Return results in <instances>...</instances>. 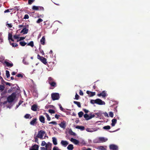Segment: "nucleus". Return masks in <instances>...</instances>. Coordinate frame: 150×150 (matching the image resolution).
Here are the masks:
<instances>
[{
  "mask_svg": "<svg viewBox=\"0 0 150 150\" xmlns=\"http://www.w3.org/2000/svg\"><path fill=\"white\" fill-rule=\"evenodd\" d=\"M16 93H13L10 96H9L7 98V100L8 103H11L16 98Z\"/></svg>",
  "mask_w": 150,
  "mask_h": 150,
  "instance_id": "nucleus-1",
  "label": "nucleus"
},
{
  "mask_svg": "<svg viewBox=\"0 0 150 150\" xmlns=\"http://www.w3.org/2000/svg\"><path fill=\"white\" fill-rule=\"evenodd\" d=\"M51 98L53 100H58L60 96L58 93H52L51 94Z\"/></svg>",
  "mask_w": 150,
  "mask_h": 150,
  "instance_id": "nucleus-2",
  "label": "nucleus"
},
{
  "mask_svg": "<svg viewBox=\"0 0 150 150\" xmlns=\"http://www.w3.org/2000/svg\"><path fill=\"white\" fill-rule=\"evenodd\" d=\"M37 58L45 64L47 65V59L43 57L40 56L39 54H38L37 55Z\"/></svg>",
  "mask_w": 150,
  "mask_h": 150,
  "instance_id": "nucleus-3",
  "label": "nucleus"
},
{
  "mask_svg": "<svg viewBox=\"0 0 150 150\" xmlns=\"http://www.w3.org/2000/svg\"><path fill=\"white\" fill-rule=\"evenodd\" d=\"M45 132L42 130H41L38 131V133L37 135V137L39 138L40 139H43V137L45 134Z\"/></svg>",
  "mask_w": 150,
  "mask_h": 150,
  "instance_id": "nucleus-4",
  "label": "nucleus"
},
{
  "mask_svg": "<svg viewBox=\"0 0 150 150\" xmlns=\"http://www.w3.org/2000/svg\"><path fill=\"white\" fill-rule=\"evenodd\" d=\"M96 103L99 105H103L105 104V102L99 98L96 99Z\"/></svg>",
  "mask_w": 150,
  "mask_h": 150,
  "instance_id": "nucleus-5",
  "label": "nucleus"
},
{
  "mask_svg": "<svg viewBox=\"0 0 150 150\" xmlns=\"http://www.w3.org/2000/svg\"><path fill=\"white\" fill-rule=\"evenodd\" d=\"M97 96L99 97L102 96L103 97L105 98L106 96L107 93L105 91H103L101 93L98 94Z\"/></svg>",
  "mask_w": 150,
  "mask_h": 150,
  "instance_id": "nucleus-6",
  "label": "nucleus"
},
{
  "mask_svg": "<svg viewBox=\"0 0 150 150\" xmlns=\"http://www.w3.org/2000/svg\"><path fill=\"white\" fill-rule=\"evenodd\" d=\"M108 140L107 139H105L104 137H100L99 138V141L96 143H100L101 142H106Z\"/></svg>",
  "mask_w": 150,
  "mask_h": 150,
  "instance_id": "nucleus-7",
  "label": "nucleus"
},
{
  "mask_svg": "<svg viewBox=\"0 0 150 150\" xmlns=\"http://www.w3.org/2000/svg\"><path fill=\"white\" fill-rule=\"evenodd\" d=\"M109 148L110 149L112 150H117L118 149V147L117 146L114 144H110L109 146Z\"/></svg>",
  "mask_w": 150,
  "mask_h": 150,
  "instance_id": "nucleus-8",
  "label": "nucleus"
},
{
  "mask_svg": "<svg viewBox=\"0 0 150 150\" xmlns=\"http://www.w3.org/2000/svg\"><path fill=\"white\" fill-rule=\"evenodd\" d=\"M39 146L36 144H35L32 146L31 149H30V150H38Z\"/></svg>",
  "mask_w": 150,
  "mask_h": 150,
  "instance_id": "nucleus-9",
  "label": "nucleus"
},
{
  "mask_svg": "<svg viewBox=\"0 0 150 150\" xmlns=\"http://www.w3.org/2000/svg\"><path fill=\"white\" fill-rule=\"evenodd\" d=\"M38 109V106L37 105H33L31 107V109L33 111H36Z\"/></svg>",
  "mask_w": 150,
  "mask_h": 150,
  "instance_id": "nucleus-10",
  "label": "nucleus"
},
{
  "mask_svg": "<svg viewBox=\"0 0 150 150\" xmlns=\"http://www.w3.org/2000/svg\"><path fill=\"white\" fill-rule=\"evenodd\" d=\"M61 144L63 146L66 147L69 144V143L66 141L62 140L61 142Z\"/></svg>",
  "mask_w": 150,
  "mask_h": 150,
  "instance_id": "nucleus-11",
  "label": "nucleus"
},
{
  "mask_svg": "<svg viewBox=\"0 0 150 150\" xmlns=\"http://www.w3.org/2000/svg\"><path fill=\"white\" fill-rule=\"evenodd\" d=\"M60 127L63 129H65L66 127V124L65 122H62L59 124Z\"/></svg>",
  "mask_w": 150,
  "mask_h": 150,
  "instance_id": "nucleus-12",
  "label": "nucleus"
},
{
  "mask_svg": "<svg viewBox=\"0 0 150 150\" xmlns=\"http://www.w3.org/2000/svg\"><path fill=\"white\" fill-rule=\"evenodd\" d=\"M40 121L42 123H45V118L42 115H40L39 117Z\"/></svg>",
  "mask_w": 150,
  "mask_h": 150,
  "instance_id": "nucleus-13",
  "label": "nucleus"
},
{
  "mask_svg": "<svg viewBox=\"0 0 150 150\" xmlns=\"http://www.w3.org/2000/svg\"><path fill=\"white\" fill-rule=\"evenodd\" d=\"M70 140L76 145L78 144L79 143V141L78 140L73 138H71Z\"/></svg>",
  "mask_w": 150,
  "mask_h": 150,
  "instance_id": "nucleus-14",
  "label": "nucleus"
},
{
  "mask_svg": "<svg viewBox=\"0 0 150 150\" xmlns=\"http://www.w3.org/2000/svg\"><path fill=\"white\" fill-rule=\"evenodd\" d=\"M86 93L88 94L90 97L93 96H95L96 94L95 92H92L88 91H87Z\"/></svg>",
  "mask_w": 150,
  "mask_h": 150,
  "instance_id": "nucleus-15",
  "label": "nucleus"
},
{
  "mask_svg": "<svg viewBox=\"0 0 150 150\" xmlns=\"http://www.w3.org/2000/svg\"><path fill=\"white\" fill-rule=\"evenodd\" d=\"M37 119L36 118H33V120L30 122V124L31 125H34L35 124H36V121Z\"/></svg>",
  "mask_w": 150,
  "mask_h": 150,
  "instance_id": "nucleus-16",
  "label": "nucleus"
},
{
  "mask_svg": "<svg viewBox=\"0 0 150 150\" xmlns=\"http://www.w3.org/2000/svg\"><path fill=\"white\" fill-rule=\"evenodd\" d=\"M28 29H27L26 28H23L21 32V33H23V34H26L28 33Z\"/></svg>",
  "mask_w": 150,
  "mask_h": 150,
  "instance_id": "nucleus-17",
  "label": "nucleus"
},
{
  "mask_svg": "<svg viewBox=\"0 0 150 150\" xmlns=\"http://www.w3.org/2000/svg\"><path fill=\"white\" fill-rule=\"evenodd\" d=\"M86 130L89 132H93L96 131V129L95 128H87L86 129Z\"/></svg>",
  "mask_w": 150,
  "mask_h": 150,
  "instance_id": "nucleus-18",
  "label": "nucleus"
},
{
  "mask_svg": "<svg viewBox=\"0 0 150 150\" xmlns=\"http://www.w3.org/2000/svg\"><path fill=\"white\" fill-rule=\"evenodd\" d=\"M46 146V145H52V144L50 143V142H48L47 144L44 141H42V142L41 145L42 146H44L45 145Z\"/></svg>",
  "mask_w": 150,
  "mask_h": 150,
  "instance_id": "nucleus-19",
  "label": "nucleus"
},
{
  "mask_svg": "<svg viewBox=\"0 0 150 150\" xmlns=\"http://www.w3.org/2000/svg\"><path fill=\"white\" fill-rule=\"evenodd\" d=\"M54 81H55V80L52 77H50L48 78V82L49 84Z\"/></svg>",
  "mask_w": 150,
  "mask_h": 150,
  "instance_id": "nucleus-20",
  "label": "nucleus"
},
{
  "mask_svg": "<svg viewBox=\"0 0 150 150\" xmlns=\"http://www.w3.org/2000/svg\"><path fill=\"white\" fill-rule=\"evenodd\" d=\"M117 120L116 119H112V123L111 124L112 126V127L115 126V124L117 123Z\"/></svg>",
  "mask_w": 150,
  "mask_h": 150,
  "instance_id": "nucleus-21",
  "label": "nucleus"
},
{
  "mask_svg": "<svg viewBox=\"0 0 150 150\" xmlns=\"http://www.w3.org/2000/svg\"><path fill=\"white\" fill-rule=\"evenodd\" d=\"M4 63L7 67H11L13 66V63H10L7 61H5Z\"/></svg>",
  "mask_w": 150,
  "mask_h": 150,
  "instance_id": "nucleus-22",
  "label": "nucleus"
},
{
  "mask_svg": "<svg viewBox=\"0 0 150 150\" xmlns=\"http://www.w3.org/2000/svg\"><path fill=\"white\" fill-rule=\"evenodd\" d=\"M74 148L73 145L72 144H69L67 147V149L69 150H72Z\"/></svg>",
  "mask_w": 150,
  "mask_h": 150,
  "instance_id": "nucleus-23",
  "label": "nucleus"
},
{
  "mask_svg": "<svg viewBox=\"0 0 150 150\" xmlns=\"http://www.w3.org/2000/svg\"><path fill=\"white\" fill-rule=\"evenodd\" d=\"M76 128L80 129L81 130H83L85 129V127L83 126H77Z\"/></svg>",
  "mask_w": 150,
  "mask_h": 150,
  "instance_id": "nucleus-24",
  "label": "nucleus"
},
{
  "mask_svg": "<svg viewBox=\"0 0 150 150\" xmlns=\"http://www.w3.org/2000/svg\"><path fill=\"white\" fill-rule=\"evenodd\" d=\"M45 38L44 36H43L40 40V42L41 44L42 45H44L45 43Z\"/></svg>",
  "mask_w": 150,
  "mask_h": 150,
  "instance_id": "nucleus-25",
  "label": "nucleus"
},
{
  "mask_svg": "<svg viewBox=\"0 0 150 150\" xmlns=\"http://www.w3.org/2000/svg\"><path fill=\"white\" fill-rule=\"evenodd\" d=\"M52 142L53 144L54 145L57 144V140L56 138L55 137H53L52 138Z\"/></svg>",
  "mask_w": 150,
  "mask_h": 150,
  "instance_id": "nucleus-26",
  "label": "nucleus"
},
{
  "mask_svg": "<svg viewBox=\"0 0 150 150\" xmlns=\"http://www.w3.org/2000/svg\"><path fill=\"white\" fill-rule=\"evenodd\" d=\"M50 84L51 87H53L54 88L56 87L57 86L56 83L55 81L51 83H50Z\"/></svg>",
  "mask_w": 150,
  "mask_h": 150,
  "instance_id": "nucleus-27",
  "label": "nucleus"
},
{
  "mask_svg": "<svg viewBox=\"0 0 150 150\" xmlns=\"http://www.w3.org/2000/svg\"><path fill=\"white\" fill-rule=\"evenodd\" d=\"M69 134L71 135L74 136H76V134L75 133L73 132V131L71 129L69 130Z\"/></svg>",
  "mask_w": 150,
  "mask_h": 150,
  "instance_id": "nucleus-28",
  "label": "nucleus"
},
{
  "mask_svg": "<svg viewBox=\"0 0 150 150\" xmlns=\"http://www.w3.org/2000/svg\"><path fill=\"white\" fill-rule=\"evenodd\" d=\"M74 103L75 104H76L79 108L81 107V103L79 102L74 101Z\"/></svg>",
  "mask_w": 150,
  "mask_h": 150,
  "instance_id": "nucleus-29",
  "label": "nucleus"
},
{
  "mask_svg": "<svg viewBox=\"0 0 150 150\" xmlns=\"http://www.w3.org/2000/svg\"><path fill=\"white\" fill-rule=\"evenodd\" d=\"M44 115H45V116L47 118V120L48 121H50L51 120V118L48 114L46 112L44 113Z\"/></svg>",
  "mask_w": 150,
  "mask_h": 150,
  "instance_id": "nucleus-30",
  "label": "nucleus"
},
{
  "mask_svg": "<svg viewBox=\"0 0 150 150\" xmlns=\"http://www.w3.org/2000/svg\"><path fill=\"white\" fill-rule=\"evenodd\" d=\"M84 117L85 118V119L86 120H89L88 119L89 117V116L87 114H85L84 115Z\"/></svg>",
  "mask_w": 150,
  "mask_h": 150,
  "instance_id": "nucleus-31",
  "label": "nucleus"
},
{
  "mask_svg": "<svg viewBox=\"0 0 150 150\" xmlns=\"http://www.w3.org/2000/svg\"><path fill=\"white\" fill-rule=\"evenodd\" d=\"M32 9L34 10H39V6H34L32 7Z\"/></svg>",
  "mask_w": 150,
  "mask_h": 150,
  "instance_id": "nucleus-32",
  "label": "nucleus"
},
{
  "mask_svg": "<svg viewBox=\"0 0 150 150\" xmlns=\"http://www.w3.org/2000/svg\"><path fill=\"white\" fill-rule=\"evenodd\" d=\"M8 39L9 40H11L12 41H13L14 40L12 38V35L11 33H9L8 35Z\"/></svg>",
  "mask_w": 150,
  "mask_h": 150,
  "instance_id": "nucleus-33",
  "label": "nucleus"
},
{
  "mask_svg": "<svg viewBox=\"0 0 150 150\" xmlns=\"http://www.w3.org/2000/svg\"><path fill=\"white\" fill-rule=\"evenodd\" d=\"M14 85H13V86H11V88L8 90V93H10L13 91V89L14 88V87L13 86Z\"/></svg>",
  "mask_w": 150,
  "mask_h": 150,
  "instance_id": "nucleus-34",
  "label": "nucleus"
},
{
  "mask_svg": "<svg viewBox=\"0 0 150 150\" xmlns=\"http://www.w3.org/2000/svg\"><path fill=\"white\" fill-rule=\"evenodd\" d=\"M52 145H46L45 146L46 149L45 150H51V146Z\"/></svg>",
  "mask_w": 150,
  "mask_h": 150,
  "instance_id": "nucleus-35",
  "label": "nucleus"
},
{
  "mask_svg": "<svg viewBox=\"0 0 150 150\" xmlns=\"http://www.w3.org/2000/svg\"><path fill=\"white\" fill-rule=\"evenodd\" d=\"M79 117H82L83 114V113L82 111H80L78 113Z\"/></svg>",
  "mask_w": 150,
  "mask_h": 150,
  "instance_id": "nucleus-36",
  "label": "nucleus"
},
{
  "mask_svg": "<svg viewBox=\"0 0 150 150\" xmlns=\"http://www.w3.org/2000/svg\"><path fill=\"white\" fill-rule=\"evenodd\" d=\"M27 45L30 46L31 47H33L34 46L33 42V41L30 42L27 44Z\"/></svg>",
  "mask_w": 150,
  "mask_h": 150,
  "instance_id": "nucleus-37",
  "label": "nucleus"
},
{
  "mask_svg": "<svg viewBox=\"0 0 150 150\" xmlns=\"http://www.w3.org/2000/svg\"><path fill=\"white\" fill-rule=\"evenodd\" d=\"M5 88V87L4 86L0 85V92L3 91Z\"/></svg>",
  "mask_w": 150,
  "mask_h": 150,
  "instance_id": "nucleus-38",
  "label": "nucleus"
},
{
  "mask_svg": "<svg viewBox=\"0 0 150 150\" xmlns=\"http://www.w3.org/2000/svg\"><path fill=\"white\" fill-rule=\"evenodd\" d=\"M6 76L7 78H9L10 77V74L8 70H6Z\"/></svg>",
  "mask_w": 150,
  "mask_h": 150,
  "instance_id": "nucleus-39",
  "label": "nucleus"
},
{
  "mask_svg": "<svg viewBox=\"0 0 150 150\" xmlns=\"http://www.w3.org/2000/svg\"><path fill=\"white\" fill-rule=\"evenodd\" d=\"M20 44L21 46H24L27 44V43L24 42H20Z\"/></svg>",
  "mask_w": 150,
  "mask_h": 150,
  "instance_id": "nucleus-40",
  "label": "nucleus"
},
{
  "mask_svg": "<svg viewBox=\"0 0 150 150\" xmlns=\"http://www.w3.org/2000/svg\"><path fill=\"white\" fill-rule=\"evenodd\" d=\"M49 112L51 114L55 113V111L53 110L50 109L48 110Z\"/></svg>",
  "mask_w": 150,
  "mask_h": 150,
  "instance_id": "nucleus-41",
  "label": "nucleus"
},
{
  "mask_svg": "<svg viewBox=\"0 0 150 150\" xmlns=\"http://www.w3.org/2000/svg\"><path fill=\"white\" fill-rule=\"evenodd\" d=\"M103 128L105 129H109L110 128V127L109 125L104 126Z\"/></svg>",
  "mask_w": 150,
  "mask_h": 150,
  "instance_id": "nucleus-42",
  "label": "nucleus"
},
{
  "mask_svg": "<svg viewBox=\"0 0 150 150\" xmlns=\"http://www.w3.org/2000/svg\"><path fill=\"white\" fill-rule=\"evenodd\" d=\"M33 94L35 97H38V93L36 91H33Z\"/></svg>",
  "mask_w": 150,
  "mask_h": 150,
  "instance_id": "nucleus-43",
  "label": "nucleus"
},
{
  "mask_svg": "<svg viewBox=\"0 0 150 150\" xmlns=\"http://www.w3.org/2000/svg\"><path fill=\"white\" fill-rule=\"evenodd\" d=\"M96 99L94 100H90V103L92 104H94V103H96Z\"/></svg>",
  "mask_w": 150,
  "mask_h": 150,
  "instance_id": "nucleus-44",
  "label": "nucleus"
},
{
  "mask_svg": "<svg viewBox=\"0 0 150 150\" xmlns=\"http://www.w3.org/2000/svg\"><path fill=\"white\" fill-rule=\"evenodd\" d=\"M34 0H28V4L29 5L31 4L34 1Z\"/></svg>",
  "mask_w": 150,
  "mask_h": 150,
  "instance_id": "nucleus-45",
  "label": "nucleus"
},
{
  "mask_svg": "<svg viewBox=\"0 0 150 150\" xmlns=\"http://www.w3.org/2000/svg\"><path fill=\"white\" fill-rule=\"evenodd\" d=\"M109 115L111 117H113V112H110L109 113Z\"/></svg>",
  "mask_w": 150,
  "mask_h": 150,
  "instance_id": "nucleus-46",
  "label": "nucleus"
},
{
  "mask_svg": "<svg viewBox=\"0 0 150 150\" xmlns=\"http://www.w3.org/2000/svg\"><path fill=\"white\" fill-rule=\"evenodd\" d=\"M99 149L101 150H105V148L103 146H100L99 147Z\"/></svg>",
  "mask_w": 150,
  "mask_h": 150,
  "instance_id": "nucleus-47",
  "label": "nucleus"
},
{
  "mask_svg": "<svg viewBox=\"0 0 150 150\" xmlns=\"http://www.w3.org/2000/svg\"><path fill=\"white\" fill-rule=\"evenodd\" d=\"M43 21V20L41 18H39L38 19V20L37 21V23H40V22H42Z\"/></svg>",
  "mask_w": 150,
  "mask_h": 150,
  "instance_id": "nucleus-48",
  "label": "nucleus"
},
{
  "mask_svg": "<svg viewBox=\"0 0 150 150\" xmlns=\"http://www.w3.org/2000/svg\"><path fill=\"white\" fill-rule=\"evenodd\" d=\"M11 45L13 47H17L18 46V45L17 43H12L11 44Z\"/></svg>",
  "mask_w": 150,
  "mask_h": 150,
  "instance_id": "nucleus-49",
  "label": "nucleus"
},
{
  "mask_svg": "<svg viewBox=\"0 0 150 150\" xmlns=\"http://www.w3.org/2000/svg\"><path fill=\"white\" fill-rule=\"evenodd\" d=\"M30 116V115L28 114H26L25 115L24 117L28 119L29 117Z\"/></svg>",
  "mask_w": 150,
  "mask_h": 150,
  "instance_id": "nucleus-50",
  "label": "nucleus"
},
{
  "mask_svg": "<svg viewBox=\"0 0 150 150\" xmlns=\"http://www.w3.org/2000/svg\"><path fill=\"white\" fill-rule=\"evenodd\" d=\"M29 16L28 14H25L24 16V18L26 19H28L29 18Z\"/></svg>",
  "mask_w": 150,
  "mask_h": 150,
  "instance_id": "nucleus-51",
  "label": "nucleus"
},
{
  "mask_svg": "<svg viewBox=\"0 0 150 150\" xmlns=\"http://www.w3.org/2000/svg\"><path fill=\"white\" fill-rule=\"evenodd\" d=\"M50 124H52L54 125H56L57 124V122L55 121H52L49 123Z\"/></svg>",
  "mask_w": 150,
  "mask_h": 150,
  "instance_id": "nucleus-52",
  "label": "nucleus"
},
{
  "mask_svg": "<svg viewBox=\"0 0 150 150\" xmlns=\"http://www.w3.org/2000/svg\"><path fill=\"white\" fill-rule=\"evenodd\" d=\"M79 96L76 93V94L75 96V98L76 100H78L79 99Z\"/></svg>",
  "mask_w": 150,
  "mask_h": 150,
  "instance_id": "nucleus-53",
  "label": "nucleus"
},
{
  "mask_svg": "<svg viewBox=\"0 0 150 150\" xmlns=\"http://www.w3.org/2000/svg\"><path fill=\"white\" fill-rule=\"evenodd\" d=\"M59 108H60V110L62 111H64V109L63 108H62V107L61 105V104H59Z\"/></svg>",
  "mask_w": 150,
  "mask_h": 150,
  "instance_id": "nucleus-54",
  "label": "nucleus"
},
{
  "mask_svg": "<svg viewBox=\"0 0 150 150\" xmlns=\"http://www.w3.org/2000/svg\"><path fill=\"white\" fill-rule=\"evenodd\" d=\"M16 76L18 77H21V78H23V75L21 74H18L16 75Z\"/></svg>",
  "mask_w": 150,
  "mask_h": 150,
  "instance_id": "nucleus-55",
  "label": "nucleus"
},
{
  "mask_svg": "<svg viewBox=\"0 0 150 150\" xmlns=\"http://www.w3.org/2000/svg\"><path fill=\"white\" fill-rule=\"evenodd\" d=\"M2 35V33H0V43L3 42V40L1 38V36Z\"/></svg>",
  "mask_w": 150,
  "mask_h": 150,
  "instance_id": "nucleus-56",
  "label": "nucleus"
},
{
  "mask_svg": "<svg viewBox=\"0 0 150 150\" xmlns=\"http://www.w3.org/2000/svg\"><path fill=\"white\" fill-rule=\"evenodd\" d=\"M23 63L26 65H28V62H26V61L24 59H23Z\"/></svg>",
  "mask_w": 150,
  "mask_h": 150,
  "instance_id": "nucleus-57",
  "label": "nucleus"
},
{
  "mask_svg": "<svg viewBox=\"0 0 150 150\" xmlns=\"http://www.w3.org/2000/svg\"><path fill=\"white\" fill-rule=\"evenodd\" d=\"M95 116V115L94 114L91 115L90 116H89V118L88 119L90 120V119H91V118H92L94 117Z\"/></svg>",
  "mask_w": 150,
  "mask_h": 150,
  "instance_id": "nucleus-58",
  "label": "nucleus"
},
{
  "mask_svg": "<svg viewBox=\"0 0 150 150\" xmlns=\"http://www.w3.org/2000/svg\"><path fill=\"white\" fill-rule=\"evenodd\" d=\"M103 114H104V116L105 117H109L108 114L106 112L103 113Z\"/></svg>",
  "mask_w": 150,
  "mask_h": 150,
  "instance_id": "nucleus-59",
  "label": "nucleus"
},
{
  "mask_svg": "<svg viewBox=\"0 0 150 150\" xmlns=\"http://www.w3.org/2000/svg\"><path fill=\"white\" fill-rule=\"evenodd\" d=\"M83 110L86 113H88V112H89L88 110H87L86 109H83Z\"/></svg>",
  "mask_w": 150,
  "mask_h": 150,
  "instance_id": "nucleus-60",
  "label": "nucleus"
},
{
  "mask_svg": "<svg viewBox=\"0 0 150 150\" xmlns=\"http://www.w3.org/2000/svg\"><path fill=\"white\" fill-rule=\"evenodd\" d=\"M79 94L81 96H83V92L82 91L80 90L79 91Z\"/></svg>",
  "mask_w": 150,
  "mask_h": 150,
  "instance_id": "nucleus-61",
  "label": "nucleus"
},
{
  "mask_svg": "<svg viewBox=\"0 0 150 150\" xmlns=\"http://www.w3.org/2000/svg\"><path fill=\"white\" fill-rule=\"evenodd\" d=\"M53 150H59L58 148L56 146H54L53 147Z\"/></svg>",
  "mask_w": 150,
  "mask_h": 150,
  "instance_id": "nucleus-62",
  "label": "nucleus"
},
{
  "mask_svg": "<svg viewBox=\"0 0 150 150\" xmlns=\"http://www.w3.org/2000/svg\"><path fill=\"white\" fill-rule=\"evenodd\" d=\"M59 117H60V115H59L56 114L55 115V118H57V119H58L59 118Z\"/></svg>",
  "mask_w": 150,
  "mask_h": 150,
  "instance_id": "nucleus-63",
  "label": "nucleus"
},
{
  "mask_svg": "<svg viewBox=\"0 0 150 150\" xmlns=\"http://www.w3.org/2000/svg\"><path fill=\"white\" fill-rule=\"evenodd\" d=\"M13 38L15 39H17L19 38V37L18 35H16L13 36Z\"/></svg>",
  "mask_w": 150,
  "mask_h": 150,
  "instance_id": "nucleus-64",
  "label": "nucleus"
}]
</instances>
